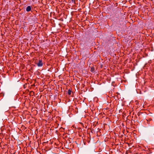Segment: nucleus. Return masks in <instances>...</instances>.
<instances>
[{"label":"nucleus","mask_w":154,"mask_h":154,"mask_svg":"<svg viewBox=\"0 0 154 154\" xmlns=\"http://www.w3.org/2000/svg\"><path fill=\"white\" fill-rule=\"evenodd\" d=\"M63 129L64 130V128H63Z\"/></svg>","instance_id":"nucleus-5"},{"label":"nucleus","mask_w":154,"mask_h":154,"mask_svg":"<svg viewBox=\"0 0 154 154\" xmlns=\"http://www.w3.org/2000/svg\"><path fill=\"white\" fill-rule=\"evenodd\" d=\"M34 93V92H31V93Z\"/></svg>","instance_id":"nucleus-4"},{"label":"nucleus","mask_w":154,"mask_h":154,"mask_svg":"<svg viewBox=\"0 0 154 154\" xmlns=\"http://www.w3.org/2000/svg\"><path fill=\"white\" fill-rule=\"evenodd\" d=\"M37 64L38 67L42 66L43 64L42 61L41 60H39L38 63Z\"/></svg>","instance_id":"nucleus-1"},{"label":"nucleus","mask_w":154,"mask_h":154,"mask_svg":"<svg viewBox=\"0 0 154 154\" xmlns=\"http://www.w3.org/2000/svg\"><path fill=\"white\" fill-rule=\"evenodd\" d=\"M32 8V6H29L27 7L26 10L27 12H29L31 10Z\"/></svg>","instance_id":"nucleus-2"},{"label":"nucleus","mask_w":154,"mask_h":154,"mask_svg":"<svg viewBox=\"0 0 154 154\" xmlns=\"http://www.w3.org/2000/svg\"><path fill=\"white\" fill-rule=\"evenodd\" d=\"M71 91L69 89L68 91V94L69 95H70L71 94Z\"/></svg>","instance_id":"nucleus-3"}]
</instances>
